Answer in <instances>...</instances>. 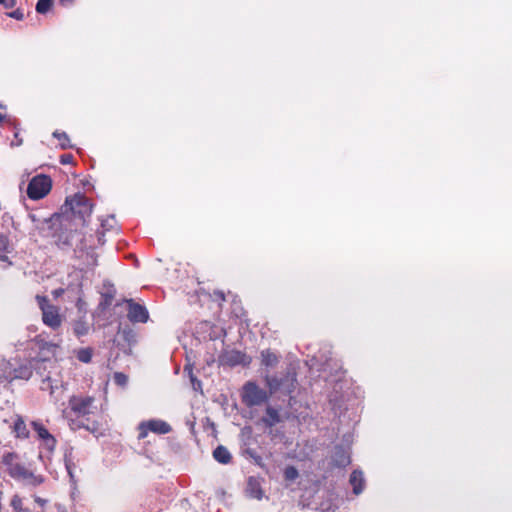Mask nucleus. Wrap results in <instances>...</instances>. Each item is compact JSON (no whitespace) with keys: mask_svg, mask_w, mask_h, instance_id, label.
Masks as SVG:
<instances>
[{"mask_svg":"<svg viewBox=\"0 0 512 512\" xmlns=\"http://www.w3.org/2000/svg\"><path fill=\"white\" fill-rule=\"evenodd\" d=\"M39 307L42 311V319L45 325L56 329L61 325L62 319L59 314V309L48 303V299L44 296L36 297Z\"/></svg>","mask_w":512,"mask_h":512,"instance_id":"nucleus-5","label":"nucleus"},{"mask_svg":"<svg viewBox=\"0 0 512 512\" xmlns=\"http://www.w3.org/2000/svg\"><path fill=\"white\" fill-rule=\"evenodd\" d=\"M214 459L221 464H228L231 461V454L228 449L222 445L216 447L213 451Z\"/></svg>","mask_w":512,"mask_h":512,"instance_id":"nucleus-19","label":"nucleus"},{"mask_svg":"<svg viewBox=\"0 0 512 512\" xmlns=\"http://www.w3.org/2000/svg\"><path fill=\"white\" fill-rule=\"evenodd\" d=\"M350 484L353 487L355 495H359L364 490L365 480L362 471L355 470L350 476Z\"/></svg>","mask_w":512,"mask_h":512,"instance_id":"nucleus-16","label":"nucleus"},{"mask_svg":"<svg viewBox=\"0 0 512 512\" xmlns=\"http://www.w3.org/2000/svg\"><path fill=\"white\" fill-rule=\"evenodd\" d=\"M11 506L15 512H21L22 511V499L15 495L11 499Z\"/></svg>","mask_w":512,"mask_h":512,"instance_id":"nucleus-29","label":"nucleus"},{"mask_svg":"<svg viewBox=\"0 0 512 512\" xmlns=\"http://www.w3.org/2000/svg\"><path fill=\"white\" fill-rule=\"evenodd\" d=\"M73 330L77 336H83L88 333L89 325L83 320H78L74 323Z\"/></svg>","mask_w":512,"mask_h":512,"instance_id":"nucleus-22","label":"nucleus"},{"mask_svg":"<svg viewBox=\"0 0 512 512\" xmlns=\"http://www.w3.org/2000/svg\"><path fill=\"white\" fill-rule=\"evenodd\" d=\"M113 379L114 382L119 386H125L128 382V377L122 372H116Z\"/></svg>","mask_w":512,"mask_h":512,"instance_id":"nucleus-27","label":"nucleus"},{"mask_svg":"<svg viewBox=\"0 0 512 512\" xmlns=\"http://www.w3.org/2000/svg\"><path fill=\"white\" fill-rule=\"evenodd\" d=\"M34 431L37 433V437L40 441H42L43 446L49 451L52 452L56 446V439L54 436L45 428V426L38 422L33 421L31 423Z\"/></svg>","mask_w":512,"mask_h":512,"instance_id":"nucleus-11","label":"nucleus"},{"mask_svg":"<svg viewBox=\"0 0 512 512\" xmlns=\"http://www.w3.org/2000/svg\"><path fill=\"white\" fill-rule=\"evenodd\" d=\"M196 332L204 341H215L221 339L224 335L223 328L213 325L208 321L201 322Z\"/></svg>","mask_w":512,"mask_h":512,"instance_id":"nucleus-9","label":"nucleus"},{"mask_svg":"<svg viewBox=\"0 0 512 512\" xmlns=\"http://www.w3.org/2000/svg\"><path fill=\"white\" fill-rule=\"evenodd\" d=\"M13 363H10L9 359H2L0 361V380L11 382L16 379H22L27 380V370H22L19 375L14 374L11 372V366Z\"/></svg>","mask_w":512,"mask_h":512,"instance_id":"nucleus-12","label":"nucleus"},{"mask_svg":"<svg viewBox=\"0 0 512 512\" xmlns=\"http://www.w3.org/2000/svg\"><path fill=\"white\" fill-rule=\"evenodd\" d=\"M9 247H10V245H9L8 238L5 235L0 234V260L1 261L8 260L6 253L10 252Z\"/></svg>","mask_w":512,"mask_h":512,"instance_id":"nucleus-20","label":"nucleus"},{"mask_svg":"<svg viewBox=\"0 0 512 512\" xmlns=\"http://www.w3.org/2000/svg\"><path fill=\"white\" fill-rule=\"evenodd\" d=\"M53 293H54L55 296H59V295H61L63 293V289L55 290Z\"/></svg>","mask_w":512,"mask_h":512,"instance_id":"nucleus-36","label":"nucleus"},{"mask_svg":"<svg viewBox=\"0 0 512 512\" xmlns=\"http://www.w3.org/2000/svg\"><path fill=\"white\" fill-rule=\"evenodd\" d=\"M21 512H30V511H29V510H27V509H23V508H22V511H21Z\"/></svg>","mask_w":512,"mask_h":512,"instance_id":"nucleus-39","label":"nucleus"},{"mask_svg":"<svg viewBox=\"0 0 512 512\" xmlns=\"http://www.w3.org/2000/svg\"><path fill=\"white\" fill-rule=\"evenodd\" d=\"M3 3H5V0H0V4H3Z\"/></svg>","mask_w":512,"mask_h":512,"instance_id":"nucleus-41","label":"nucleus"},{"mask_svg":"<svg viewBox=\"0 0 512 512\" xmlns=\"http://www.w3.org/2000/svg\"><path fill=\"white\" fill-rule=\"evenodd\" d=\"M295 382V374H288L284 379L266 376V384L269 388L270 394H273L278 390H283L290 394L295 389Z\"/></svg>","mask_w":512,"mask_h":512,"instance_id":"nucleus-8","label":"nucleus"},{"mask_svg":"<svg viewBox=\"0 0 512 512\" xmlns=\"http://www.w3.org/2000/svg\"><path fill=\"white\" fill-rule=\"evenodd\" d=\"M66 210H70L74 215L79 216L81 219L90 216L92 213V205L89 199L83 194H75L67 198L64 205Z\"/></svg>","mask_w":512,"mask_h":512,"instance_id":"nucleus-4","label":"nucleus"},{"mask_svg":"<svg viewBox=\"0 0 512 512\" xmlns=\"http://www.w3.org/2000/svg\"><path fill=\"white\" fill-rule=\"evenodd\" d=\"M8 16L11 17V18H14L16 20H23L24 19V13L20 9H17L15 11L9 13Z\"/></svg>","mask_w":512,"mask_h":512,"instance_id":"nucleus-30","label":"nucleus"},{"mask_svg":"<svg viewBox=\"0 0 512 512\" xmlns=\"http://www.w3.org/2000/svg\"><path fill=\"white\" fill-rule=\"evenodd\" d=\"M79 352L85 353V352H89V351L87 349H81Z\"/></svg>","mask_w":512,"mask_h":512,"instance_id":"nucleus-38","label":"nucleus"},{"mask_svg":"<svg viewBox=\"0 0 512 512\" xmlns=\"http://www.w3.org/2000/svg\"><path fill=\"white\" fill-rule=\"evenodd\" d=\"M36 502H38L41 506L45 504V501L40 498H36Z\"/></svg>","mask_w":512,"mask_h":512,"instance_id":"nucleus-37","label":"nucleus"},{"mask_svg":"<svg viewBox=\"0 0 512 512\" xmlns=\"http://www.w3.org/2000/svg\"><path fill=\"white\" fill-rule=\"evenodd\" d=\"M72 160V156L71 155H63L61 156V163L63 164H68L70 163Z\"/></svg>","mask_w":512,"mask_h":512,"instance_id":"nucleus-33","label":"nucleus"},{"mask_svg":"<svg viewBox=\"0 0 512 512\" xmlns=\"http://www.w3.org/2000/svg\"><path fill=\"white\" fill-rule=\"evenodd\" d=\"M262 421L269 427H272L280 422V415L277 409L268 406L266 408V415Z\"/></svg>","mask_w":512,"mask_h":512,"instance_id":"nucleus-18","label":"nucleus"},{"mask_svg":"<svg viewBox=\"0 0 512 512\" xmlns=\"http://www.w3.org/2000/svg\"><path fill=\"white\" fill-rule=\"evenodd\" d=\"M12 429L17 438L26 439L29 436V430L21 416H16Z\"/></svg>","mask_w":512,"mask_h":512,"instance_id":"nucleus-17","label":"nucleus"},{"mask_svg":"<svg viewBox=\"0 0 512 512\" xmlns=\"http://www.w3.org/2000/svg\"><path fill=\"white\" fill-rule=\"evenodd\" d=\"M95 399L91 396H72L69 399V409L70 412L64 411L63 415L68 420V424L71 429L77 430L81 428H85L90 430V428L84 424L83 421H79L70 417V413H74L77 417H85L90 414H93L96 411V406L94 405Z\"/></svg>","mask_w":512,"mask_h":512,"instance_id":"nucleus-2","label":"nucleus"},{"mask_svg":"<svg viewBox=\"0 0 512 512\" xmlns=\"http://www.w3.org/2000/svg\"><path fill=\"white\" fill-rule=\"evenodd\" d=\"M220 364H229L231 366H235L238 364L247 365L250 363L251 358L249 354H221L219 357Z\"/></svg>","mask_w":512,"mask_h":512,"instance_id":"nucleus-14","label":"nucleus"},{"mask_svg":"<svg viewBox=\"0 0 512 512\" xmlns=\"http://www.w3.org/2000/svg\"><path fill=\"white\" fill-rule=\"evenodd\" d=\"M53 136L59 140L62 148L65 149L71 147L69 137L65 132L55 131Z\"/></svg>","mask_w":512,"mask_h":512,"instance_id":"nucleus-24","label":"nucleus"},{"mask_svg":"<svg viewBox=\"0 0 512 512\" xmlns=\"http://www.w3.org/2000/svg\"><path fill=\"white\" fill-rule=\"evenodd\" d=\"M6 8H13L16 5V0H5V3H3Z\"/></svg>","mask_w":512,"mask_h":512,"instance_id":"nucleus-34","label":"nucleus"},{"mask_svg":"<svg viewBox=\"0 0 512 512\" xmlns=\"http://www.w3.org/2000/svg\"><path fill=\"white\" fill-rule=\"evenodd\" d=\"M246 493L250 498L257 500H261L264 496L259 481L254 477L248 479Z\"/></svg>","mask_w":512,"mask_h":512,"instance_id":"nucleus-15","label":"nucleus"},{"mask_svg":"<svg viewBox=\"0 0 512 512\" xmlns=\"http://www.w3.org/2000/svg\"><path fill=\"white\" fill-rule=\"evenodd\" d=\"M277 361V354H262V364L266 367L275 365Z\"/></svg>","mask_w":512,"mask_h":512,"instance_id":"nucleus-26","label":"nucleus"},{"mask_svg":"<svg viewBox=\"0 0 512 512\" xmlns=\"http://www.w3.org/2000/svg\"><path fill=\"white\" fill-rule=\"evenodd\" d=\"M187 361H188V364L185 366V370L189 371V376H190V380L192 383V387L195 391H202L201 381H199L196 377H194L192 370L190 368L191 357H189V354H187Z\"/></svg>","mask_w":512,"mask_h":512,"instance_id":"nucleus-21","label":"nucleus"},{"mask_svg":"<svg viewBox=\"0 0 512 512\" xmlns=\"http://www.w3.org/2000/svg\"><path fill=\"white\" fill-rule=\"evenodd\" d=\"M53 5V0H38L36 4V11L40 14L48 12Z\"/></svg>","mask_w":512,"mask_h":512,"instance_id":"nucleus-23","label":"nucleus"},{"mask_svg":"<svg viewBox=\"0 0 512 512\" xmlns=\"http://www.w3.org/2000/svg\"><path fill=\"white\" fill-rule=\"evenodd\" d=\"M127 303L129 306L128 318L131 322H147L149 316L144 306L133 302V300H128Z\"/></svg>","mask_w":512,"mask_h":512,"instance_id":"nucleus-13","label":"nucleus"},{"mask_svg":"<svg viewBox=\"0 0 512 512\" xmlns=\"http://www.w3.org/2000/svg\"><path fill=\"white\" fill-rule=\"evenodd\" d=\"M91 358L92 354H78V359L83 363H89Z\"/></svg>","mask_w":512,"mask_h":512,"instance_id":"nucleus-31","label":"nucleus"},{"mask_svg":"<svg viewBox=\"0 0 512 512\" xmlns=\"http://www.w3.org/2000/svg\"><path fill=\"white\" fill-rule=\"evenodd\" d=\"M172 430L171 426L164 420L161 419H150L147 421H142L138 425L139 439H144L147 437L149 432H153L155 434L164 435L170 433Z\"/></svg>","mask_w":512,"mask_h":512,"instance_id":"nucleus-7","label":"nucleus"},{"mask_svg":"<svg viewBox=\"0 0 512 512\" xmlns=\"http://www.w3.org/2000/svg\"><path fill=\"white\" fill-rule=\"evenodd\" d=\"M335 463L338 466L344 467L350 463V458L345 452L341 451L339 457L335 459Z\"/></svg>","mask_w":512,"mask_h":512,"instance_id":"nucleus-28","label":"nucleus"},{"mask_svg":"<svg viewBox=\"0 0 512 512\" xmlns=\"http://www.w3.org/2000/svg\"><path fill=\"white\" fill-rule=\"evenodd\" d=\"M66 469L68 471V474H69L70 478L73 479L74 475H73V472H72L71 464L69 462H66Z\"/></svg>","mask_w":512,"mask_h":512,"instance_id":"nucleus-35","label":"nucleus"},{"mask_svg":"<svg viewBox=\"0 0 512 512\" xmlns=\"http://www.w3.org/2000/svg\"><path fill=\"white\" fill-rule=\"evenodd\" d=\"M298 476V470L294 466H288L285 468L284 477L287 481H294Z\"/></svg>","mask_w":512,"mask_h":512,"instance_id":"nucleus-25","label":"nucleus"},{"mask_svg":"<svg viewBox=\"0 0 512 512\" xmlns=\"http://www.w3.org/2000/svg\"><path fill=\"white\" fill-rule=\"evenodd\" d=\"M9 360L10 363H13L11 372L14 374L19 375L22 370H27V380L32 376L33 370L37 369V365L39 364L38 360H30L19 356L10 357Z\"/></svg>","mask_w":512,"mask_h":512,"instance_id":"nucleus-10","label":"nucleus"},{"mask_svg":"<svg viewBox=\"0 0 512 512\" xmlns=\"http://www.w3.org/2000/svg\"><path fill=\"white\" fill-rule=\"evenodd\" d=\"M52 188V180L49 176L39 174L34 176L27 187V195L32 200L44 198Z\"/></svg>","mask_w":512,"mask_h":512,"instance_id":"nucleus-3","label":"nucleus"},{"mask_svg":"<svg viewBox=\"0 0 512 512\" xmlns=\"http://www.w3.org/2000/svg\"><path fill=\"white\" fill-rule=\"evenodd\" d=\"M214 296L220 301H225V294L222 291H214Z\"/></svg>","mask_w":512,"mask_h":512,"instance_id":"nucleus-32","label":"nucleus"},{"mask_svg":"<svg viewBox=\"0 0 512 512\" xmlns=\"http://www.w3.org/2000/svg\"><path fill=\"white\" fill-rule=\"evenodd\" d=\"M242 400L248 407L258 406L268 400V394L254 382H247L243 387Z\"/></svg>","mask_w":512,"mask_h":512,"instance_id":"nucleus-6","label":"nucleus"},{"mask_svg":"<svg viewBox=\"0 0 512 512\" xmlns=\"http://www.w3.org/2000/svg\"><path fill=\"white\" fill-rule=\"evenodd\" d=\"M3 120V116L0 114V123L2 122Z\"/></svg>","mask_w":512,"mask_h":512,"instance_id":"nucleus-40","label":"nucleus"},{"mask_svg":"<svg viewBox=\"0 0 512 512\" xmlns=\"http://www.w3.org/2000/svg\"><path fill=\"white\" fill-rule=\"evenodd\" d=\"M2 463L6 467L7 473L16 481L29 486H38L44 479L41 475H36L19 461V455L14 452H6L2 456Z\"/></svg>","mask_w":512,"mask_h":512,"instance_id":"nucleus-1","label":"nucleus"}]
</instances>
